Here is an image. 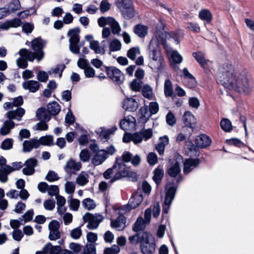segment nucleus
<instances>
[{
  "instance_id": "nucleus-18",
  "label": "nucleus",
  "mask_w": 254,
  "mask_h": 254,
  "mask_svg": "<svg viewBox=\"0 0 254 254\" xmlns=\"http://www.w3.org/2000/svg\"><path fill=\"white\" fill-rule=\"evenodd\" d=\"M25 113V109L19 107L15 110H11L7 112L5 117L11 121H12V120H15L18 121H20Z\"/></svg>"
},
{
  "instance_id": "nucleus-48",
  "label": "nucleus",
  "mask_w": 254,
  "mask_h": 254,
  "mask_svg": "<svg viewBox=\"0 0 254 254\" xmlns=\"http://www.w3.org/2000/svg\"><path fill=\"white\" fill-rule=\"evenodd\" d=\"M221 128L226 132H230L232 129L231 122L227 119H223L221 121Z\"/></svg>"
},
{
  "instance_id": "nucleus-49",
  "label": "nucleus",
  "mask_w": 254,
  "mask_h": 254,
  "mask_svg": "<svg viewBox=\"0 0 254 254\" xmlns=\"http://www.w3.org/2000/svg\"><path fill=\"white\" fill-rule=\"evenodd\" d=\"M13 140L11 138H7L4 139L0 145V148L2 150H10L13 147Z\"/></svg>"
},
{
  "instance_id": "nucleus-51",
  "label": "nucleus",
  "mask_w": 254,
  "mask_h": 254,
  "mask_svg": "<svg viewBox=\"0 0 254 254\" xmlns=\"http://www.w3.org/2000/svg\"><path fill=\"white\" fill-rule=\"evenodd\" d=\"M121 46V42L119 40L115 39L110 42L109 48L111 51L116 52L120 50Z\"/></svg>"
},
{
  "instance_id": "nucleus-63",
  "label": "nucleus",
  "mask_w": 254,
  "mask_h": 254,
  "mask_svg": "<svg viewBox=\"0 0 254 254\" xmlns=\"http://www.w3.org/2000/svg\"><path fill=\"white\" fill-rule=\"evenodd\" d=\"M171 58L174 63L180 64L182 62L183 58L177 51H173L171 54Z\"/></svg>"
},
{
  "instance_id": "nucleus-15",
  "label": "nucleus",
  "mask_w": 254,
  "mask_h": 254,
  "mask_svg": "<svg viewBox=\"0 0 254 254\" xmlns=\"http://www.w3.org/2000/svg\"><path fill=\"white\" fill-rule=\"evenodd\" d=\"M167 172L171 177L176 178L177 183H179L182 180L180 163L178 161H176L174 164L169 167Z\"/></svg>"
},
{
  "instance_id": "nucleus-12",
  "label": "nucleus",
  "mask_w": 254,
  "mask_h": 254,
  "mask_svg": "<svg viewBox=\"0 0 254 254\" xmlns=\"http://www.w3.org/2000/svg\"><path fill=\"white\" fill-rule=\"evenodd\" d=\"M43 252L45 254H73L71 251L62 249L60 246H53L51 243H48L44 247Z\"/></svg>"
},
{
  "instance_id": "nucleus-25",
  "label": "nucleus",
  "mask_w": 254,
  "mask_h": 254,
  "mask_svg": "<svg viewBox=\"0 0 254 254\" xmlns=\"http://www.w3.org/2000/svg\"><path fill=\"white\" fill-rule=\"evenodd\" d=\"M211 139L205 134H200L196 137L195 143L196 145L200 148H205L210 145Z\"/></svg>"
},
{
  "instance_id": "nucleus-62",
  "label": "nucleus",
  "mask_w": 254,
  "mask_h": 254,
  "mask_svg": "<svg viewBox=\"0 0 254 254\" xmlns=\"http://www.w3.org/2000/svg\"><path fill=\"white\" fill-rule=\"evenodd\" d=\"M34 212L33 209L28 210L24 214H23L20 218V220L24 222L30 221L32 220Z\"/></svg>"
},
{
  "instance_id": "nucleus-47",
  "label": "nucleus",
  "mask_w": 254,
  "mask_h": 254,
  "mask_svg": "<svg viewBox=\"0 0 254 254\" xmlns=\"http://www.w3.org/2000/svg\"><path fill=\"white\" fill-rule=\"evenodd\" d=\"M65 68V65L64 64H57V66L52 70L48 71L49 74L54 73L55 74H59V77L61 78L62 76V73Z\"/></svg>"
},
{
  "instance_id": "nucleus-45",
  "label": "nucleus",
  "mask_w": 254,
  "mask_h": 254,
  "mask_svg": "<svg viewBox=\"0 0 254 254\" xmlns=\"http://www.w3.org/2000/svg\"><path fill=\"white\" fill-rule=\"evenodd\" d=\"M40 145L52 146L54 144L53 136L52 135H46L42 136L38 140Z\"/></svg>"
},
{
  "instance_id": "nucleus-10",
  "label": "nucleus",
  "mask_w": 254,
  "mask_h": 254,
  "mask_svg": "<svg viewBox=\"0 0 254 254\" xmlns=\"http://www.w3.org/2000/svg\"><path fill=\"white\" fill-rule=\"evenodd\" d=\"M176 193V189L174 186L170 187L165 194L164 203L163 205L162 214H167L170 209V206L174 198Z\"/></svg>"
},
{
  "instance_id": "nucleus-64",
  "label": "nucleus",
  "mask_w": 254,
  "mask_h": 254,
  "mask_svg": "<svg viewBox=\"0 0 254 254\" xmlns=\"http://www.w3.org/2000/svg\"><path fill=\"white\" fill-rule=\"evenodd\" d=\"M43 205L45 209L52 211L55 207V201L53 200L49 199L46 200L44 202Z\"/></svg>"
},
{
  "instance_id": "nucleus-60",
  "label": "nucleus",
  "mask_w": 254,
  "mask_h": 254,
  "mask_svg": "<svg viewBox=\"0 0 254 254\" xmlns=\"http://www.w3.org/2000/svg\"><path fill=\"white\" fill-rule=\"evenodd\" d=\"M70 236L73 239H78L82 235V231L80 227L72 229L70 231Z\"/></svg>"
},
{
  "instance_id": "nucleus-53",
  "label": "nucleus",
  "mask_w": 254,
  "mask_h": 254,
  "mask_svg": "<svg viewBox=\"0 0 254 254\" xmlns=\"http://www.w3.org/2000/svg\"><path fill=\"white\" fill-rule=\"evenodd\" d=\"M96 248L94 244H87L80 254H95Z\"/></svg>"
},
{
  "instance_id": "nucleus-16",
  "label": "nucleus",
  "mask_w": 254,
  "mask_h": 254,
  "mask_svg": "<svg viewBox=\"0 0 254 254\" xmlns=\"http://www.w3.org/2000/svg\"><path fill=\"white\" fill-rule=\"evenodd\" d=\"M37 160L34 158H30L27 160L24 163L25 167L23 169V173L25 175H32L35 171V168L37 165Z\"/></svg>"
},
{
  "instance_id": "nucleus-59",
  "label": "nucleus",
  "mask_w": 254,
  "mask_h": 254,
  "mask_svg": "<svg viewBox=\"0 0 254 254\" xmlns=\"http://www.w3.org/2000/svg\"><path fill=\"white\" fill-rule=\"evenodd\" d=\"M166 120L167 124L171 126H173L176 122V118L171 111H169L167 113L166 117Z\"/></svg>"
},
{
  "instance_id": "nucleus-39",
  "label": "nucleus",
  "mask_w": 254,
  "mask_h": 254,
  "mask_svg": "<svg viewBox=\"0 0 254 254\" xmlns=\"http://www.w3.org/2000/svg\"><path fill=\"white\" fill-rule=\"evenodd\" d=\"M90 48L93 50L96 54L104 55L105 54L104 48L100 46L99 42L98 41H91L89 45Z\"/></svg>"
},
{
  "instance_id": "nucleus-2",
  "label": "nucleus",
  "mask_w": 254,
  "mask_h": 254,
  "mask_svg": "<svg viewBox=\"0 0 254 254\" xmlns=\"http://www.w3.org/2000/svg\"><path fill=\"white\" fill-rule=\"evenodd\" d=\"M164 41V40L162 38L157 35L152 37L149 46L148 66L154 72L157 73L158 77L165 65L159 48V43H163Z\"/></svg>"
},
{
  "instance_id": "nucleus-31",
  "label": "nucleus",
  "mask_w": 254,
  "mask_h": 254,
  "mask_svg": "<svg viewBox=\"0 0 254 254\" xmlns=\"http://www.w3.org/2000/svg\"><path fill=\"white\" fill-rule=\"evenodd\" d=\"M15 126L13 121L10 120H6L2 127L0 128V133L2 135H6L9 134L11 129Z\"/></svg>"
},
{
  "instance_id": "nucleus-32",
  "label": "nucleus",
  "mask_w": 254,
  "mask_h": 254,
  "mask_svg": "<svg viewBox=\"0 0 254 254\" xmlns=\"http://www.w3.org/2000/svg\"><path fill=\"white\" fill-rule=\"evenodd\" d=\"M183 121L186 126L192 128L195 123L194 116L190 112H186L183 116Z\"/></svg>"
},
{
  "instance_id": "nucleus-29",
  "label": "nucleus",
  "mask_w": 254,
  "mask_h": 254,
  "mask_svg": "<svg viewBox=\"0 0 254 254\" xmlns=\"http://www.w3.org/2000/svg\"><path fill=\"white\" fill-rule=\"evenodd\" d=\"M148 28L147 26L138 24L134 26L133 32L141 38H144L148 33Z\"/></svg>"
},
{
  "instance_id": "nucleus-19",
  "label": "nucleus",
  "mask_w": 254,
  "mask_h": 254,
  "mask_svg": "<svg viewBox=\"0 0 254 254\" xmlns=\"http://www.w3.org/2000/svg\"><path fill=\"white\" fill-rule=\"evenodd\" d=\"M108 157L106 151L104 149L98 150L94 155L91 162L95 166L102 164Z\"/></svg>"
},
{
  "instance_id": "nucleus-41",
  "label": "nucleus",
  "mask_w": 254,
  "mask_h": 254,
  "mask_svg": "<svg viewBox=\"0 0 254 254\" xmlns=\"http://www.w3.org/2000/svg\"><path fill=\"white\" fill-rule=\"evenodd\" d=\"M109 25L110 26L112 32L115 35H119L121 31V28L119 23L113 18L110 19Z\"/></svg>"
},
{
  "instance_id": "nucleus-54",
  "label": "nucleus",
  "mask_w": 254,
  "mask_h": 254,
  "mask_svg": "<svg viewBox=\"0 0 254 254\" xmlns=\"http://www.w3.org/2000/svg\"><path fill=\"white\" fill-rule=\"evenodd\" d=\"M120 249L118 245H114L110 248H106L104 251V254H118Z\"/></svg>"
},
{
  "instance_id": "nucleus-50",
  "label": "nucleus",
  "mask_w": 254,
  "mask_h": 254,
  "mask_svg": "<svg viewBox=\"0 0 254 254\" xmlns=\"http://www.w3.org/2000/svg\"><path fill=\"white\" fill-rule=\"evenodd\" d=\"M82 205L84 208L88 210H92L95 208L96 203L93 199L90 198L84 199L82 201Z\"/></svg>"
},
{
  "instance_id": "nucleus-46",
  "label": "nucleus",
  "mask_w": 254,
  "mask_h": 254,
  "mask_svg": "<svg viewBox=\"0 0 254 254\" xmlns=\"http://www.w3.org/2000/svg\"><path fill=\"white\" fill-rule=\"evenodd\" d=\"M140 54V49L138 47L129 49L127 54V57L131 60H135L137 56Z\"/></svg>"
},
{
  "instance_id": "nucleus-61",
  "label": "nucleus",
  "mask_w": 254,
  "mask_h": 254,
  "mask_svg": "<svg viewBox=\"0 0 254 254\" xmlns=\"http://www.w3.org/2000/svg\"><path fill=\"white\" fill-rule=\"evenodd\" d=\"M79 158L81 161L83 162L89 161L90 159L89 151L86 149H82L80 153Z\"/></svg>"
},
{
  "instance_id": "nucleus-57",
  "label": "nucleus",
  "mask_w": 254,
  "mask_h": 254,
  "mask_svg": "<svg viewBox=\"0 0 254 254\" xmlns=\"http://www.w3.org/2000/svg\"><path fill=\"white\" fill-rule=\"evenodd\" d=\"M47 121H42L37 123L33 127L35 130H46L48 128V125L46 124Z\"/></svg>"
},
{
  "instance_id": "nucleus-30",
  "label": "nucleus",
  "mask_w": 254,
  "mask_h": 254,
  "mask_svg": "<svg viewBox=\"0 0 254 254\" xmlns=\"http://www.w3.org/2000/svg\"><path fill=\"white\" fill-rule=\"evenodd\" d=\"M139 111V121L142 123H146L152 115L148 111L147 106L142 107Z\"/></svg>"
},
{
  "instance_id": "nucleus-6",
  "label": "nucleus",
  "mask_w": 254,
  "mask_h": 254,
  "mask_svg": "<svg viewBox=\"0 0 254 254\" xmlns=\"http://www.w3.org/2000/svg\"><path fill=\"white\" fill-rule=\"evenodd\" d=\"M79 33L80 30L78 28L70 29L67 33V36L69 37V50L74 54H78L80 52Z\"/></svg>"
},
{
  "instance_id": "nucleus-11",
  "label": "nucleus",
  "mask_w": 254,
  "mask_h": 254,
  "mask_svg": "<svg viewBox=\"0 0 254 254\" xmlns=\"http://www.w3.org/2000/svg\"><path fill=\"white\" fill-rule=\"evenodd\" d=\"M192 56L205 70H209L211 68L212 62L206 58L203 52H194L192 53Z\"/></svg>"
},
{
  "instance_id": "nucleus-13",
  "label": "nucleus",
  "mask_w": 254,
  "mask_h": 254,
  "mask_svg": "<svg viewBox=\"0 0 254 254\" xmlns=\"http://www.w3.org/2000/svg\"><path fill=\"white\" fill-rule=\"evenodd\" d=\"M82 167L80 162L76 161L72 158H70L64 167V171L68 174H75L79 171Z\"/></svg>"
},
{
  "instance_id": "nucleus-52",
  "label": "nucleus",
  "mask_w": 254,
  "mask_h": 254,
  "mask_svg": "<svg viewBox=\"0 0 254 254\" xmlns=\"http://www.w3.org/2000/svg\"><path fill=\"white\" fill-rule=\"evenodd\" d=\"M139 132L141 134L143 140L147 141L151 138L153 135V131L151 128L142 129Z\"/></svg>"
},
{
  "instance_id": "nucleus-43",
  "label": "nucleus",
  "mask_w": 254,
  "mask_h": 254,
  "mask_svg": "<svg viewBox=\"0 0 254 254\" xmlns=\"http://www.w3.org/2000/svg\"><path fill=\"white\" fill-rule=\"evenodd\" d=\"M117 129V128L115 126L113 127L110 129H106L104 127H101L100 136L104 139H108L110 135L114 133Z\"/></svg>"
},
{
  "instance_id": "nucleus-33",
  "label": "nucleus",
  "mask_w": 254,
  "mask_h": 254,
  "mask_svg": "<svg viewBox=\"0 0 254 254\" xmlns=\"http://www.w3.org/2000/svg\"><path fill=\"white\" fill-rule=\"evenodd\" d=\"M51 114L44 108H39L36 112V116L39 120L42 121H49L51 119Z\"/></svg>"
},
{
  "instance_id": "nucleus-21",
  "label": "nucleus",
  "mask_w": 254,
  "mask_h": 254,
  "mask_svg": "<svg viewBox=\"0 0 254 254\" xmlns=\"http://www.w3.org/2000/svg\"><path fill=\"white\" fill-rule=\"evenodd\" d=\"M122 158L124 162H130L134 166L138 165L141 161L139 155H135L132 156V154L128 151L124 152L122 155Z\"/></svg>"
},
{
  "instance_id": "nucleus-42",
  "label": "nucleus",
  "mask_w": 254,
  "mask_h": 254,
  "mask_svg": "<svg viewBox=\"0 0 254 254\" xmlns=\"http://www.w3.org/2000/svg\"><path fill=\"white\" fill-rule=\"evenodd\" d=\"M146 224L145 221L142 217H138L135 222L132 229L136 232H142L141 231L145 228Z\"/></svg>"
},
{
  "instance_id": "nucleus-38",
  "label": "nucleus",
  "mask_w": 254,
  "mask_h": 254,
  "mask_svg": "<svg viewBox=\"0 0 254 254\" xmlns=\"http://www.w3.org/2000/svg\"><path fill=\"white\" fill-rule=\"evenodd\" d=\"M89 175L85 172H81L76 179V183L79 186H85L89 182Z\"/></svg>"
},
{
  "instance_id": "nucleus-44",
  "label": "nucleus",
  "mask_w": 254,
  "mask_h": 254,
  "mask_svg": "<svg viewBox=\"0 0 254 254\" xmlns=\"http://www.w3.org/2000/svg\"><path fill=\"white\" fill-rule=\"evenodd\" d=\"M199 17L203 21L209 22L212 20V14L209 10L204 9L199 11Z\"/></svg>"
},
{
  "instance_id": "nucleus-3",
  "label": "nucleus",
  "mask_w": 254,
  "mask_h": 254,
  "mask_svg": "<svg viewBox=\"0 0 254 254\" xmlns=\"http://www.w3.org/2000/svg\"><path fill=\"white\" fill-rule=\"evenodd\" d=\"M123 160V158H117L114 164V168H115V174L110 182L113 183L117 180H120L125 177L134 178L136 173L130 170Z\"/></svg>"
},
{
  "instance_id": "nucleus-5",
  "label": "nucleus",
  "mask_w": 254,
  "mask_h": 254,
  "mask_svg": "<svg viewBox=\"0 0 254 254\" xmlns=\"http://www.w3.org/2000/svg\"><path fill=\"white\" fill-rule=\"evenodd\" d=\"M116 4L125 18L129 19L134 16L135 10L131 0H116Z\"/></svg>"
},
{
  "instance_id": "nucleus-20",
  "label": "nucleus",
  "mask_w": 254,
  "mask_h": 254,
  "mask_svg": "<svg viewBox=\"0 0 254 254\" xmlns=\"http://www.w3.org/2000/svg\"><path fill=\"white\" fill-rule=\"evenodd\" d=\"M126 223V217L123 215L120 214L116 219L111 220V226L118 231H122L125 228Z\"/></svg>"
},
{
  "instance_id": "nucleus-37",
  "label": "nucleus",
  "mask_w": 254,
  "mask_h": 254,
  "mask_svg": "<svg viewBox=\"0 0 254 254\" xmlns=\"http://www.w3.org/2000/svg\"><path fill=\"white\" fill-rule=\"evenodd\" d=\"M48 110L51 115L56 116L61 111V106L56 101L49 103L47 106Z\"/></svg>"
},
{
  "instance_id": "nucleus-7",
  "label": "nucleus",
  "mask_w": 254,
  "mask_h": 254,
  "mask_svg": "<svg viewBox=\"0 0 254 254\" xmlns=\"http://www.w3.org/2000/svg\"><path fill=\"white\" fill-rule=\"evenodd\" d=\"M83 219L84 222H87V228L93 230L98 228L99 224L103 220L104 217L100 214L86 213L83 216Z\"/></svg>"
},
{
  "instance_id": "nucleus-24",
  "label": "nucleus",
  "mask_w": 254,
  "mask_h": 254,
  "mask_svg": "<svg viewBox=\"0 0 254 254\" xmlns=\"http://www.w3.org/2000/svg\"><path fill=\"white\" fill-rule=\"evenodd\" d=\"M157 35H159V37L162 38V39L164 40L163 43H159V45H162L165 46L166 45V39L170 38H173L177 44L179 43V37L178 35L175 32H171L170 33L167 32H157L155 34H154V35L153 36H155Z\"/></svg>"
},
{
  "instance_id": "nucleus-35",
  "label": "nucleus",
  "mask_w": 254,
  "mask_h": 254,
  "mask_svg": "<svg viewBox=\"0 0 254 254\" xmlns=\"http://www.w3.org/2000/svg\"><path fill=\"white\" fill-rule=\"evenodd\" d=\"M12 172L11 166L5 165L0 168V181L6 183L8 180L7 175Z\"/></svg>"
},
{
  "instance_id": "nucleus-40",
  "label": "nucleus",
  "mask_w": 254,
  "mask_h": 254,
  "mask_svg": "<svg viewBox=\"0 0 254 254\" xmlns=\"http://www.w3.org/2000/svg\"><path fill=\"white\" fill-rule=\"evenodd\" d=\"M153 173V180L158 185L160 183L164 176V171L162 169L158 167L154 170Z\"/></svg>"
},
{
  "instance_id": "nucleus-1",
  "label": "nucleus",
  "mask_w": 254,
  "mask_h": 254,
  "mask_svg": "<svg viewBox=\"0 0 254 254\" xmlns=\"http://www.w3.org/2000/svg\"><path fill=\"white\" fill-rule=\"evenodd\" d=\"M218 80L225 88L240 93H247L250 84L247 78L242 74L237 72L232 65L226 63L219 68Z\"/></svg>"
},
{
  "instance_id": "nucleus-55",
  "label": "nucleus",
  "mask_w": 254,
  "mask_h": 254,
  "mask_svg": "<svg viewBox=\"0 0 254 254\" xmlns=\"http://www.w3.org/2000/svg\"><path fill=\"white\" fill-rule=\"evenodd\" d=\"M75 189V185L73 182L68 181L65 184V191L69 194L74 193Z\"/></svg>"
},
{
  "instance_id": "nucleus-4",
  "label": "nucleus",
  "mask_w": 254,
  "mask_h": 254,
  "mask_svg": "<svg viewBox=\"0 0 254 254\" xmlns=\"http://www.w3.org/2000/svg\"><path fill=\"white\" fill-rule=\"evenodd\" d=\"M141 252L143 254H153L156 249L154 239L151 234L141 232L138 235Z\"/></svg>"
},
{
  "instance_id": "nucleus-22",
  "label": "nucleus",
  "mask_w": 254,
  "mask_h": 254,
  "mask_svg": "<svg viewBox=\"0 0 254 254\" xmlns=\"http://www.w3.org/2000/svg\"><path fill=\"white\" fill-rule=\"evenodd\" d=\"M135 120L132 116H128L120 122V127L124 130H129L134 128Z\"/></svg>"
},
{
  "instance_id": "nucleus-36",
  "label": "nucleus",
  "mask_w": 254,
  "mask_h": 254,
  "mask_svg": "<svg viewBox=\"0 0 254 254\" xmlns=\"http://www.w3.org/2000/svg\"><path fill=\"white\" fill-rule=\"evenodd\" d=\"M164 93L166 97H172L174 92L173 84L169 79L165 80L164 85Z\"/></svg>"
},
{
  "instance_id": "nucleus-23",
  "label": "nucleus",
  "mask_w": 254,
  "mask_h": 254,
  "mask_svg": "<svg viewBox=\"0 0 254 254\" xmlns=\"http://www.w3.org/2000/svg\"><path fill=\"white\" fill-rule=\"evenodd\" d=\"M138 107L137 102L132 98H127L123 101V108L126 111L133 112Z\"/></svg>"
},
{
  "instance_id": "nucleus-34",
  "label": "nucleus",
  "mask_w": 254,
  "mask_h": 254,
  "mask_svg": "<svg viewBox=\"0 0 254 254\" xmlns=\"http://www.w3.org/2000/svg\"><path fill=\"white\" fill-rule=\"evenodd\" d=\"M18 54L20 57L24 58L27 61L33 62L35 59H37L36 53L31 52L26 49H21Z\"/></svg>"
},
{
  "instance_id": "nucleus-14",
  "label": "nucleus",
  "mask_w": 254,
  "mask_h": 254,
  "mask_svg": "<svg viewBox=\"0 0 254 254\" xmlns=\"http://www.w3.org/2000/svg\"><path fill=\"white\" fill-rule=\"evenodd\" d=\"M60 223L57 220H53L49 224V229L50 231L49 238L51 241L56 240L61 237L59 231Z\"/></svg>"
},
{
  "instance_id": "nucleus-17",
  "label": "nucleus",
  "mask_w": 254,
  "mask_h": 254,
  "mask_svg": "<svg viewBox=\"0 0 254 254\" xmlns=\"http://www.w3.org/2000/svg\"><path fill=\"white\" fill-rule=\"evenodd\" d=\"M200 163L198 158H188L184 161L183 172L185 174H188L196 168Z\"/></svg>"
},
{
  "instance_id": "nucleus-9",
  "label": "nucleus",
  "mask_w": 254,
  "mask_h": 254,
  "mask_svg": "<svg viewBox=\"0 0 254 254\" xmlns=\"http://www.w3.org/2000/svg\"><path fill=\"white\" fill-rule=\"evenodd\" d=\"M46 42L41 37L34 39L31 42V47L33 51L37 54V60L38 61L41 60L44 56L43 49L45 46Z\"/></svg>"
},
{
  "instance_id": "nucleus-27",
  "label": "nucleus",
  "mask_w": 254,
  "mask_h": 254,
  "mask_svg": "<svg viewBox=\"0 0 254 254\" xmlns=\"http://www.w3.org/2000/svg\"><path fill=\"white\" fill-rule=\"evenodd\" d=\"M40 146L39 141L35 138H31L25 140L23 143V151L25 152H30L33 148H37Z\"/></svg>"
},
{
  "instance_id": "nucleus-28",
  "label": "nucleus",
  "mask_w": 254,
  "mask_h": 254,
  "mask_svg": "<svg viewBox=\"0 0 254 254\" xmlns=\"http://www.w3.org/2000/svg\"><path fill=\"white\" fill-rule=\"evenodd\" d=\"M143 200L142 195L141 193L136 192L133 194L128 201V205L130 209H134L137 207Z\"/></svg>"
},
{
  "instance_id": "nucleus-56",
  "label": "nucleus",
  "mask_w": 254,
  "mask_h": 254,
  "mask_svg": "<svg viewBox=\"0 0 254 254\" xmlns=\"http://www.w3.org/2000/svg\"><path fill=\"white\" fill-rule=\"evenodd\" d=\"M142 94L143 96L149 99H152L153 97V93L151 88L150 86H144L142 90Z\"/></svg>"
},
{
  "instance_id": "nucleus-26",
  "label": "nucleus",
  "mask_w": 254,
  "mask_h": 254,
  "mask_svg": "<svg viewBox=\"0 0 254 254\" xmlns=\"http://www.w3.org/2000/svg\"><path fill=\"white\" fill-rule=\"evenodd\" d=\"M41 84L39 81L30 80L22 83V87L25 90H28L32 93L36 92L40 88Z\"/></svg>"
},
{
  "instance_id": "nucleus-58",
  "label": "nucleus",
  "mask_w": 254,
  "mask_h": 254,
  "mask_svg": "<svg viewBox=\"0 0 254 254\" xmlns=\"http://www.w3.org/2000/svg\"><path fill=\"white\" fill-rule=\"evenodd\" d=\"M69 203L70 209L73 211H77L80 205V201L77 199L71 198L70 200H68Z\"/></svg>"
},
{
  "instance_id": "nucleus-8",
  "label": "nucleus",
  "mask_w": 254,
  "mask_h": 254,
  "mask_svg": "<svg viewBox=\"0 0 254 254\" xmlns=\"http://www.w3.org/2000/svg\"><path fill=\"white\" fill-rule=\"evenodd\" d=\"M105 71L108 76L114 82L120 84L124 81V74L118 68L115 66H105Z\"/></svg>"
}]
</instances>
